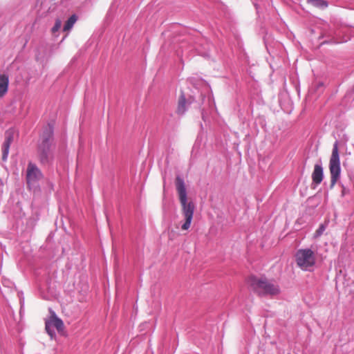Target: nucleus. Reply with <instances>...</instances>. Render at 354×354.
<instances>
[{
	"mask_svg": "<svg viewBox=\"0 0 354 354\" xmlns=\"http://www.w3.org/2000/svg\"><path fill=\"white\" fill-rule=\"evenodd\" d=\"M326 227H325V225L322 224L319 228L316 230L315 233V237H319L320 236L323 232H324Z\"/></svg>",
	"mask_w": 354,
	"mask_h": 354,
	"instance_id": "obj_15",
	"label": "nucleus"
},
{
	"mask_svg": "<svg viewBox=\"0 0 354 354\" xmlns=\"http://www.w3.org/2000/svg\"><path fill=\"white\" fill-rule=\"evenodd\" d=\"M53 327H55L58 331H62L64 330V323L62 320L58 318L55 314L52 315L49 319L46 321V330L51 337L53 335Z\"/></svg>",
	"mask_w": 354,
	"mask_h": 354,
	"instance_id": "obj_7",
	"label": "nucleus"
},
{
	"mask_svg": "<svg viewBox=\"0 0 354 354\" xmlns=\"http://www.w3.org/2000/svg\"><path fill=\"white\" fill-rule=\"evenodd\" d=\"M329 170L330 174V188H333L340 178L341 167L339 155L338 142L333 145L332 153L329 160Z\"/></svg>",
	"mask_w": 354,
	"mask_h": 354,
	"instance_id": "obj_5",
	"label": "nucleus"
},
{
	"mask_svg": "<svg viewBox=\"0 0 354 354\" xmlns=\"http://www.w3.org/2000/svg\"><path fill=\"white\" fill-rule=\"evenodd\" d=\"M62 21L60 19H56L54 26L52 28V32L55 33L61 28Z\"/></svg>",
	"mask_w": 354,
	"mask_h": 354,
	"instance_id": "obj_14",
	"label": "nucleus"
},
{
	"mask_svg": "<svg viewBox=\"0 0 354 354\" xmlns=\"http://www.w3.org/2000/svg\"><path fill=\"white\" fill-rule=\"evenodd\" d=\"M77 20V17L76 15H71L69 17V19L66 21L64 26L63 30L65 32L69 31L73 28Z\"/></svg>",
	"mask_w": 354,
	"mask_h": 354,
	"instance_id": "obj_11",
	"label": "nucleus"
},
{
	"mask_svg": "<svg viewBox=\"0 0 354 354\" xmlns=\"http://www.w3.org/2000/svg\"><path fill=\"white\" fill-rule=\"evenodd\" d=\"M295 259L297 266L302 270H310L316 262V255L311 249H299L295 254Z\"/></svg>",
	"mask_w": 354,
	"mask_h": 354,
	"instance_id": "obj_4",
	"label": "nucleus"
},
{
	"mask_svg": "<svg viewBox=\"0 0 354 354\" xmlns=\"http://www.w3.org/2000/svg\"><path fill=\"white\" fill-rule=\"evenodd\" d=\"M308 1L313 6L319 8H324L328 6V3L324 0H308Z\"/></svg>",
	"mask_w": 354,
	"mask_h": 354,
	"instance_id": "obj_13",
	"label": "nucleus"
},
{
	"mask_svg": "<svg viewBox=\"0 0 354 354\" xmlns=\"http://www.w3.org/2000/svg\"><path fill=\"white\" fill-rule=\"evenodd\" d=\"M55 145L53 138V129L48 125L44 130L37 147V156L41 165L51 162L54 158Z\"/></svg>",
	"mask_w": 354,
	"mask_h": 354,
	"instance_id": "obj_1",
	"label": "nucleus"
},
{
	"mask_svg": "<svg viewBox=\"0 0 354 354\" xmlns=\"http://www.w3.org/2000/svg\"><path fill=\"white\" fill-rule=\"evenodd\" d=\"M323 178L324 172L322 167L319 165H315L312 173L313 183L315 185H319L322 183Z\"/></svg>",
	"mask_w": 354,
	"mask_h": 354,
	"instance_id": "obj_9",
	"label": "nucleus"
},
{
	"mask_svg": "<svg viewBox=\"0 0 354 354\" xmlns=\"http://www.w3.org/2000/svg\"><path fill=\"white\" fill-rule=\"evenodd\" d=\"M12 141L13 133L12 131H6L5 134V140L2 145V159L4 161L7 160L9 153L10 147Z\"/></svg>",
	"mask_w": 354,
	"mask_h": 354,
	"instance_id": "obj_8",
	"label": "nucleus"
},
{
	"mask_svg": "<svg viewBox=\"0 0 354 354\" xmlns=\"http://www.w3.org/2000/svg\"><path fill=\"white\" fill-rule=\"evenodd\" d=\"M248 282L251 290L259 296H274L279 293L278 286L270 282L266 278L251 276Z\"/></svg>",
	"mask_w": 354,
	"mask_h": 354,
	"instance_id": "obj_3",
	"label": "nucleus"
},
{
	"mask_svg": "<svg viewBox=\"0 0 354 354\" xmlns=\"http://www.w3.org/2000/svg\"><path fill=\"white\" fill-rule=\"evenodd\" d=\"M9 79L6 75H0V97H2L8 91Z\"/></svg>",
	"mask_w": 354,
	"mask_h": 354,
	"instance_id": "obj_10",
	"label": "nucleus"
},
{
	"mask_svg": "<svg viewBox=\"0 0 354 354\" xmlns=\"http://www.w3.org/2000/svg\"><path fill=\"white\" fill-rule=\"evenodd\" d=\"M186 111V99L183 94L180 95L178 99V104L177 112L179 114H183Z\"/></svg>",
	"mask_w": 354,
	"mask_h": 354,
	"instance_id": "obj_12",
	"label": "nucleus"
},
{
	"mask_svg": "<svg viewBox=\"0 0 354 354\" xmlns=\"http://www.w3.org/2000/svg\"><path fill=\"white\" fill-rule=\"evenodd\" d=\"M176 187L178 194L181 210L185 222L181 226L182 230H187L191 225L195 209L194 204L187 201V196L184 180L179 176L176 178Z\"/></svg>",
	"mask_w": 354,
	"mask_h": 354,
	"instance_id": "obj_2",
	"label": "nucleus"
},
{
	"mask_svg": "<svg viewBox=\"0 0 354 354\" xmlns=\"http://www.w3.org/2000/svg\"><path fill=\"white\" fill-rule=\"evenodd\" d=\"M342 193V195L345 194V189H344V187H343Z\"/></svg>",
	"mask_w": 354,
	"mask_h": 354,
	"instance_id": "obj_16",
	"label": "nucleus"
},
{
	"mask_svg": "<svg viewBox=\"0 0 354 354\" xmlns=\"http://www.w3.org/2000/svg\"><path fill=\"white\" fill-rule=\"evenodd\" d=\"M43 178V174L39 168L32 162H29L26 169V183L30 189L38 187L39 181Z\"/></svg>",
	"mask_w": 354,
	"mask_h": 354,
	"instance_id": "obj_6",
	"label": "nucleus"
}]
</instances>
